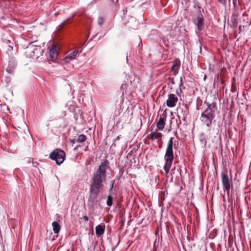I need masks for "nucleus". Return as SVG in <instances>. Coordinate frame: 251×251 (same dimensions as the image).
<instances>
[{"instance_id":"e433bc0d","label":"nucleus","mask_w":251,"mask_h":251,"mask_svg":"<svg viewBox=\"0 0 251 251\" xmlns=\"http://www.w3.org/2000/svg\"><path fill=\"white\" fill-rule=\"evenodd\" d=\"M126 61L127 62L128 61V60H127V56L126 57Z\"/></svg>"},{"instance_id":"dca6fc26","label":"nucleus","mask_w":251,"mask_h":251,"mask_svg":"<svg viewBox=\"0 0 251 251\" xmlns=\"http://www.w3.org/2000/svg\"><path fill=\"white\" fill-rule=\"evenodd\" d=\"M199 140L201 147L203 148L205 147L207 145V140L203 133H201V134L199 137Z\"/></svg>"},{"instance_id":"b1692460","label":"nucleus","mask_w":251,"mask_h":251,"mask_svg":"<svg viewBox=\"0 0 251 251\" xmlns=\"http://www.w3.org/2000/svg\"><path fill=\"white\" fill-rule=\"evenodd\" d=\"M6 71L9 74H12L13 73V67L10 63L8 64V65L6 69Z\"/></svg>"},{"instance_id":"473e14b6","label":"nucleus","mask_w":251,"mask_h":251,"mask_svg":"<svg viewBox=\"0 0 251 251\" xmlns=\"http://www.w3.org/2000/svg\"><path fill=\"white\" fill-rule=\"evenodd\" d=\"M83 219H84V221H88L89 220V218L87 216L85 215V216H83Z\"/></svg>"},{"instance_id":"cd10ccee","label":"nucleus","mask_w":251,"mask_h":251,"mask_svg":"<svg viewBox=\"0 0 251 251\" xmlns=\"http://www.w3.org/2000/svg\"><path fill=\"white\" fill-rule=\"evenodd\" d=\"M34 53L39 52L40 53H43V50L40 48H35L33 50Z\"/></svg>"},{"instance_id":"c756f323","label":"nucleus","mask_w":251,"mask_h":251,"mask_svg":"<svg viewBox=\"0 0 251 251\" xmlns=\"http://www.w3.org/2000/svg\"><path fill=\"white\" fill-rule=\"evenodd\" d=\"M70 19H67L66 21H65L63 22H62L60 24V26H64V25H68V24H70Z\"/></svg>"},{"instance_id":"423d86ee","label":"nucleus","mask_w":251,"mask_h":251,"mask_svg":"<svg viewBox=\"0 0 251 251\" xmlns=\"http://www.w3.org/2000/svg\"><path fill=\"white\" fill-rule=\"evenodd\" d=\"M222 182L223 185V189L225 192H226L228 195L230 192L231 183L228 175L224 172H222Z\"/></svg>"},{"instance_id":"f3484780","label":"nucleus","mask_w":251,"mask_h":251,"mask_svg":"<svg viewBox=\"0 0 251 251\" xmlns=\"http://www.w3.org/2000/svg\"><path fill=\"white\" fill-rule=\"evenodd\" d=\"M78 53V51L76 50H75L71 52L69 54H68L65 58V60L66 61H69L70 60L74 59L75 56L77 55Z\"/></svg>"},{"instance_id":"9b49d317","label":"nucleus","mask_w":251,"mask_h":251,"mask_svg":"<svg viewBox=\"0 0 251 251\" xmlns=\"http://www.w3.org/2000/svg\"><path fill=\"white\" fill-rule=\"evenodd\" d=\"M166 116L161 115L159 117V121L157 123V127L159 130H163L164 128L166 121Z\"/></svg>"},{"instance_id":"a878e982","label":"nucleus","mask_w":251,"mask_h":251,"mask_svg":"<svg viewBox=\"0 0 251 251\" xmlns=\"http://www.w3.org/2000/svg\"><path fill=\"white\" fill-rule=\"evenodd\" d=\"M178 66V63L176 61L173 62V65L172 66L171 70L172 71H175V68L176 67H177Z\"/></svg>"},{"instance_id":"0eeeda50","label":"nucleus","mask_w":251,"mask_h":251,"mask_svg":"<svg viewBox=\"0 0 251 251\" xmlns=\"http://www.w3.org/2000/svg\"><path fill=\"white\" fill-rule=\"evenodd\" d=\"M58 54V52L57 47L52 46L50 49L48 59L52 62H54L57 58Z\"/></svg>"},{"instance_id":"6ab92c4d","label":"nucleus","mask_w":251,"mask_h":251,"mask_svg":"<svg viewBox=\"0 0 251 251\" xmlns=\"http://www.w3.org/2000/svg\"><path fill=\"white\" fill-rule=\"evenodd\" d=\"M87 139V137L84 134L79 135L77 139H75L73 140V143L75 142L78 143H83L85 142Z\"/></svg>"},{"instance_id":"f257e3e1","label":"nucleus","mask_w":251,"mask_h":251,"mask_svg":"<svg viewBox=\"0 0 251 251\" xmlns=\"http://www.w3.org/2000/svg\"><path fill=\"white\" fill-rule=\"evenodd\" d=\"M108 164L109 162L106 159L102 160L96 172L93 174L88 201L89 206L92 207L98 202L97 198L100 193V189L103 185V182L106 179V166Z\"/></svg>"},{"instance_id":"bb28decb","label":"nucleus","mask_w":251,"mask_h":251,"mask_svg":"<svg viewBox=\"0 0 251 251\" xmlns=\"http://www.w3.org/2000/svg\"><path fill=\"white\" fill-rule=\"evenodd\" d=\"M103 22V19L102 17H99L98 20V24L100 26H101Z\"/></svg>"},{"instance_id":"4c0bfd02","label":"nucleus","mask_w":251,"mask_h":251,"mask_svg":"<svg viewBox=\"0 0 251 251\" xmlns=\"http://www.w3.org/2000/svg\"><path fill=\"white\" fill-rule=\"evenodd\" d=\"M172 36V33H170V36Z\"/></svg>"},{"instance_id":"393cba45","label":"nucleus","mask_w":251,"mask_h":251,"mask_svg":"<svg viewBox=\"0 0 251 251\" xmlns=\"http://www.w3.org/2000/svg\"><path fill=\"white\" fill-rule=\"evenodd\" d=\"M182 87H179V90L177 89L176 90V94L179 97H181V95L182 94Z\"/></svg>"},{"instance_id":"a211bd4d","label":"nucleus","mask_w":251,"mask_h":251,"mask_svg":"<svg viewBox=\"0 0 251 251\" xmlns=\"http://www.w3.org/2000/svg\"><path fill=\"white\" fill-rule=\"evenodd\" d=\"M241 12L239 11V14L235 16L234 15V11H232V14L231 17V22L234 25H236L238 24V17L241 14Z\"/></svg>"},{"instance_id":"c85d7f7f","label":"nucleus","mask_w":251,"mask_h":251,"mask_svg":"<svg viewBox=\"0 0 251 251\" xmlns=\"http://www.w3.org/2000/svg\"><path fill=\"white\" fill-rule=\"evenodd\" d=\"M218 1L225 6L226 5L227 0H218Z\"/></svg>"},{"instance_id":"f8f14e48","label":"nucleus","mask_w":251,"mask_h":251,"mask_svg":"<svg viewBox=\"0 0 251 251\" xmlns=\"http://www.w3.org/2000/svg\"><path fill=\"white\" fill-rule=\"evenodd\" d=\"M205 107L206 104H204V101L203 102L200 97L198 98L196 101V109L198 110L202 111Z\"/></svg>"},{"instance_id":"7c9ffc66","label":"nucleus","mask_w":251,"mask_h":251,"mask_svg":"<svg viewBox=\"0 0 251 251\" xmlns=\"http://www.w3.org/2000/svg\"><path fill=\"white\" fill-rule=\"evenodd\" d=\"M237 91V87L235 86L232 85L231 89V92L234 93Z\"/></svg>"},{"instance_id":"4468645a","label":"nucleus","mask_w":251,"mask_h":251,"mask_svg":"<svg viewBox=\"0 0 251 251\" xmlns=\"http://www.w3.org/2000/svg\"><path fill=\"white\" fill-rule=\"evenodd\" d=\"M157 129H155V132H151L150 135V139L152 140V141H153L155 139H159L160 138L161 139V138H162V134L161 133H157L156 132V131H157Z\"/></svg>"},{"instance_id":"f704fd0d","label":"nucleus","mask_w":251,"mask_h":251,"mask_svg":"<svg viewBox=\"0 0 251 251\" xmlns=\"http://www.w3.org/2000/svg\"><path fill=\"white\" fill-rule=\"evenodd\" d=\"M223 199H224V201H225V196H223Z\"/></svg>"},{"instance_id":"58836bf2","label":"nucleus","mask_w":251,"mask_h":251,"mask_svg":"<svg viewBox=\"0 0 251 251\" xmlns=\"http://www.w3.org/2000/svg\"><path fill=\"white\" fill-rule=\"evenodd\" d=\"M95 36H96V35H94L93 37H94Z\"/></svg>"},{"instance_id":"c9c22d12","label":"nucleus","mask_w":251,"mask_h":251,"mask_svg":"<svg viewBox=\"0 0 251 251\" xmlns=\"http://www.w3.org/2000/svg\"><path fill=\"white\" fill-rule=\"evenodd\" d=\"M205 78H206V75H205V76L204 77V80H205Z\"/></svg>"},{"instance_id":"20e7f679","label":"nucleus","mask_w":251,"mask_h":251,"mask_svg":"<svg viewBox=\"0 0 251 251\" xmlns=\"http://www.w3.org/2000/svg\"><path fill=\"white\" fill-rule=\"evenodd\" d=\"M65 155V153L63 150L56 149L50 153V158L55 161L57 165H60L63 162Z\"/></svg>"},{"instance_id":"ea45409f","label":"nucleus","mask_w":251,"mask_h":251,"mask_svg":"<svg viewBox=\"0 0 251 251\" xmlns=\"http://www.w3.org/2000/svg\"><path fill=\"white\" fill-rule=\"evenodd\" d=\"M161 145H160L159 146V148H161Z\"/></svg>"},{"instance_id":"5701e85b","label":"nucleus","mask_w":251,"mask_h":251,"mask_svg":"<svg viewBox=\"0 0 251 251\" xmlns=\"http://www.w3.org/2000/svg\"><path fill=\"white\" fill-rule=\"evenodd\" d=\"M115 182V180H112L111 182H110V188H109V193H110V194H114V195L115 194V193H114V191L113 190L114 189V183Z\"/></svg>"},{"instance_id":"72a5a7b5","label":"nucleus","mask_w":251,"mask_h":251,"mask_svg":"<svg viewBox=\"0 0 251 251\" xmlns=\"http://www.w3.org/2000/svg\"><path fill=\"white\" fill-rule=\"evenodd\" d=\"M169 79L170 80L171 83L173 84H174L175 83V81H174V78L173 77L171 78V77H169Z\"/></svg>"},{"instance_id":"6e6552de","label":"nucleus","mask_w":251,"mask_h":251,"mask_svg":"<svg viewBox=\"0 0 251 251\" xmlns=\"http://www.w3.org/2000/svg\"><path fill=\"white\" fill-rule=\"evenodd\" d=\"M169 34H167V36L165 37L164 35H161L160 38H153L155 41L159 43L160 46L164 45L166 47H169L170 45V42L168 38Z\"/></svg>"},{"instance_id":"ddd939ff","label":"nucleus","mask_w":251,"mask_h":251,"mask_svg":"<svg viewBox=\"0 0 251 251\" xmlns=\"http://www.w3.org/2000/svg\"><path fill=\"white\" fill-rule=\"evenodd\" d=\"M105 228V225H99L96 227V233L97 235H101L103 234L104 232Z\"/></svg>"},{"instance_id":"1a4fd4ad","label":"nucleus","mask_w":251,"mask_h":251,"mask_svg":"<svg viewBox=\"0 0 251 251\" xmlns=\"http://www.w3.org/2000/svg\"><path fill=\"white\" fill-rule=\"evenodd\" d=\"M178 100L177 97H175L173 94L168 95V99L166 101V105L170 107H173L176 106V103Z\"/></svg>"},{"instance_id":"412c9836","label":"nucleus","mask_w":251,"mask_h":251,"mask_svg":"<svg viewBox=\"0 0 251 251\" xmlns=\"http://www.w3.org/2000/svg\"><path fill=\"white\" fill-rule=\"evenodd\" d=\"M114 194L109 193L106 201V204L108 206H111L113 204V198L112 195Z\"/></svg>"},{"instance_id":"39448f33","label":"nucleus","mask_w":251,"mask_h":251,"mask_svg":"<svg viewBox=\"0 0 251 251\" xmlns=\"http://www.w3.org/2000/svg\"><path fill=\"white\" fill-rule=\"evenodd\" d=\"M192 21L195 25H196L198 31H201L204 29V18L200 11L198 13L197 17L192 19Z\"/></svg>"},{"instance_id":"4be33fe9","label":"nucleus","mask_w":251,"mask_h":251,"mask_svg":"<svg viewBox=\"0 0 251 251\" xmlns=\"http://www.w3.org/2000/svg\"><path fill=\"white\" fill-rule=\"evenodd\" d=\"M179 110H181V114L183 116V120H184L188 114V110L186 107H184V108H180Z\"/></svg>"},{"instance_id":"7ed1b4c3","label":"nucleus","mask_w":251,"mask_h":251,"mask_svg":"<svg viewBox=\"0 0 251 251\" xmlns=\"http://www.w3.org/2000/svg\"><path fill=\"white\" fill-rule=\"evenodd\" d=\"M173 137H171L168 142L167 147L164 155L165 164L163 166V169L166 174H167L169 172L170 168L172 165L174 154L173 152Z\"/></svg>"},{"instance_id":"f03ea898","label":"nucleus","mask_w":251,"mask_h":251,"mask_svg":"<svg viewBox=\"0 0 251 251\" xmlns=\"http://www.w3.org/2000/svg\"><path fill=\"white\" fill-rule=\"evenodd\" d=\"M204 104H206V107L201 111L200 116V120L202 125L205 126L207 129L206 132L208 135H210L212 129V126L215 123V118L217 110L216 103L215 102L209 103L207 101H204Z\"/></svg>"},{"instance_id":"aec40b11","label":"nucleus","mask_w":251,"mask_h":251,"mask_svg":"<svg viewBox=\"0 0 251 251\" xmlns=\"http://www.w3.org/2000/svg\"><path fill=\"white\" fill-rule=\"evenodd\" d=\"M53 231L54 233H58L60 230V226L57 222H53L52 223Z\"/></svg>"},{"instance_id":"2eb2a0df","label":"nucleus","mask_w":251,"mask_h":251,"mask_svg":"<svg viewBox=\"0 0 251 251\" xmlns=\"http://www.w3.org/2000/svg\"><path fill=\"white\" fill-rule=\"evenodd\" d=\"M161 35L162 34L158 30L153 29L151 31L150 38L154 40L153 38H158L159 39Z\"/></svg>"},{"instance_id":"9d476101","label":"nucleus","mask_w":251,"mask_h":251,"mask_svg":"<svg viewBox=\"0 0 251 251\" xmlns=\"http://www.w3.org/2000/svg\"><path fill=\"white\" fill-rule=\"evenodd\" d=\"M233 8L232 11H234V15L235 16L239 14V11L241 12L242 8L241 6V0H232Z\"/></svg>"},{"instance_id":"2f4dec72","label":"nucleus","mask_w":251,"mask_h":251,"mask_svg":"<svg viewBox=\"0 0 251 251\" xmlns=\"http://www.w3.org/2000/svg\"><path fill=\"white\" fill-rule=\"evenodd\" d=\"M183 86V83L182 80V77H181L180 78V82L179 84V87H182Z\"/></svg>"}]
</instances>
